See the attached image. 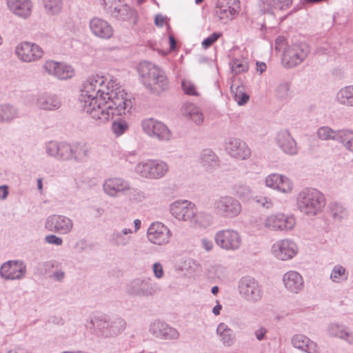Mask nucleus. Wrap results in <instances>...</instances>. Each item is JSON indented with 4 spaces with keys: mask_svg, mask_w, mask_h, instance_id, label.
Listing matches in <instances>:
<instances>
[{
    "mask_svg": "<svg viewBox=\"0 0 353 353\" xmlns=\"http://www.w3.org/2000/svg\"><path fill=\"white\" fill-rule=\"evenodd\" d=\"M79 102L83 110L100 123L125 114L132 107L117 79L99 74L89 77L83 83Z\"/></svg>",
    "mask_w": 353,
    "mask_h": 353,
    "instance_id": "1",
    "label": "nucleus"
},
{
    "mask_svg": "<svg viewBox=\"0 0 353 353\" xmlns=\"http://www.w3.org/2000/svg\"><path fill=\"white\" fill-rule=\"evenodd\" d=\"M296 205L301 213L313 216L322 212L325 205V199L316 189H304L297 196Z\"/></svg>",
    "mask_w": 353,
    "mask_h": 353,
    "instance_id": "2",
    "label": "nucleus"
},
{
    "mask_svg": "<svg viewBox=\"0 0 353 353\" xmlns=\"http://www.w3.org/2000/svg\"><path fill=\"white\" fill-rule=\"evenodd\" d=\"M139 72L144 85L153 91L164 90L168 87L165 72L158 66L148 62L139 65Z\"/></svg>",
    "mask_w": 353,
    "mask_h": 353,
    "instance_id": "3",
    "label": "nucleus"
},
{
    "mask_svg": "<svg viewBox=\"0 0 353 353\" xmlns=\"http://www.w3.org/2000/svg\"><path fill=\"white\" fill-rule=\"evenodd\" d=\"M259 228L273 232H290L296 225L294 215L278 212L262 216L259 221Z\"/></svg>",
    "mask_w": 353,
    "mask_h": 353,
    "instance_id": "4",
    "label": "nucleus"
},
{
    "mask_svg": "<svg viewBox=\"0 0 353 353\" xmlns=\"http://www.w3.org/2000/svg\"><path fill=\"white\" fill-rule=\"evenodd\" d=\"M135 172L145 179H159L169 172V165L160 159H145L137 164Z\"/></svg>",
    "mask_w": 353,
    "mask_h": 353,
    "instance_id": "5",
    "label": "nucleus"
},
{
    "mask_svg": "<svg viewBox=\"0 0 353 353\" xmlns=\"http://www.w3.org/2000/svg\"><path fill=\"white\" fill-rule=\"evenodd\" d=\"M94 328L104 337L116 336L125 328V321L120 317L107 320L105 316L95 318L92 321Z\"/></svg>",
    "mask_w": 353,
    "mask_h": 353,
    "instance_id": "6",
    "label": "nucleus"
},
{
    "mask_svg": "<svg viewBox=\"0 0 353 353\" xmlns=\"http://www.w3.org/2000/svg\"><path fill=\"white\" fill-rule=\"evenodd\" d=\"M309 52V47L305 43L290 45L283 52V65L286 68H294L301 63Z\"/></svg>",
    "mask_w": 353,
    "mask_h": 353,
    "instance_id": "7",
    "label": "nucleus"
},
{
    "mask_svg": "<svg viewBox=\"0 0 353 353\" xmlns=\"http://www.w3.org/2000/svg\"><path fill=\"white\" fill-rule=\"evenodd\" d=\"M238 290L241 296L250 303H256L263 296L261 286L253 277L245 276L240 279Z\"/></svg>",
    "mask_w": 353,
    "mask_h": 353,
    "instance_id": "8",
    "label": "nucleus"
},
{
    "mask_svg": "<svg viewBox=\"0 0 353 353\" xmlns=\"http://www.w3.org/2000/svg\"><path fill=\"white\" fill-rule=\"evenodd\" d=\"M17 57L23 63L38 61L43 57L44 52L38 44L30 41H23L17 45L14 49Z\"/></svg>",
    "mask_w": 353,
    "mask_h": 353,
    "instance_id": "9",
    "label": "nucleus"
},
{
    "mask_svg": "<svg viewBox=\"0 0 353 353\" xmlns=\"http://www.w3.org/2000/svg\"><path fill=\"white\" fill-rule=\"evenodd\" d=\"M214 210L223 217L234 218L241 212V204L233 196H222L214 200Z\"/></svg>",
    "mask_w": 353,
    "mask_h": 353,
    "instance_id": "10",
    "label": "nucleus"
},
{
    "mask_svg": "<svg viewBox=\"0 0 353 353\" xmlns=\"http://www.w3.org/2000/svg\"><path fill=\"white\" fill-rule=\"evenodd\" d=\"M103 190L105 194L114 198L135 192L130 183L120 177H110L105 179L103 183Z\"/></svg>",
    "mask_w": 353,
    "mask_h": 353,
    "instance_id": "11",
    "label": "nucleus"
},
{
    "mask_svg": "<svg viewBox=\"0 0 353 353\" xmlns=\"http://www.w3.org/2000/svg\"><path fill=\"white\" fill-rule=\"evenodd\" d=\"M214 240L218 246L228 251L238 250L242 243L240 234L236 230L230 229L217 232Z\"/></svg>",
    "mask_w": 353,
    "mask_h": 353,
    "instance_id": "12",
    "label": "nucleus"
},
{
    "mask_svg": "<svg viewBox=\"0 0 353 353\" xmlns=\"http://www.w3.org/2000/svg\"><path fill=\"white\" fill-rule=\"evenodd\" d=\"M170 212L178 221L190 223L195 216L196 207L188 200H179L170 205Z\"/></svg>",
    "mask_w": 353,
    "mask_h": 353,
    "instance_id": "13",
    "label": "nucleus"
},
{
    "mask_svg": "<svg viewBox=\"0 0 353 353\" xmlns=\"http://www.w3.org/2000/svg\"><path fill=\"white\" fill-rule=\"evenodd\" d=\"M272 255L281 261H288L293 259L299 252L296 243L289 239H280L272 246Z\"/></svg>",
    "mask_w": 353,
    "mask_h": 353,
    "instance_id": "14",
    "label": "nucleus"
},
{
    "mask_svg": "<svg viewBox=\"0 0 353 353\" xmlns=\"http://www.w3.org/2000/svg\"><path fill=\"white\" fill-rule=\"evenodd\" d=\"M172 236V232L164 223L156 221L149 226L147 231L148 241L155 245H164L168 244Z\"/></svg>",
    "mask_w": 353,
    "mask_h": 353,
    "instance_id": "15",
    "label": "nucleus"
},
{
    "mask_svg": "<svg viewBox=\"0 0 353 353\" xmlns=\"http://www.w3.org/2000/svg\"><path fill=\"white\" fill-rule=\"evenodd\" d=\"M265 183L268 188L285 194H291L294 189L292 181L287 176L278 173L268 175Z\"/></svg>",
    "mask_w": 353,
    "mask_h": 353,
    "instance_id": "16",
    "label": "nucleus"
},
{
    "mask_svg": "<svg viewBox=\"0 0 353 353\" xmlns=\"http://www.w3.org/2000/svg\"><path fill=\"white\" fill-rule=\"evenodd\" d=\"M26 274V266L21 261H8L0 268V275L6 280H20Z\"/></svg>",
    "mask_w": 353,
    "mask_h": 353,
    "instance_id": "17",
    "label": "nucleus"
},
{
    "mask_svg": "<svg viewBox=\"0 0 353 353\" xmlns=\"http://www.w3.org/2000/svg\"><path fill=\"white\" fill-rule=\"evenodd\" d=\"M141 127L144 132L151 137L159 140H168L171 137L168 128L163 123L154 119H144L141 122Z\"/></svg>",
    "mask_w": 353,
    "mask_h": 353,
    "instance_id": "18",
    "label": "nucleus"
},
{
    "mask_svg": "<svg viewBox=\"0 0 353 353\" xmlns=\"http://www.w3.org/2000/svg\"><path fill=\"white\" fill-rule=\"evenodd\" d=\"M240 8L239 0H217L216 14L221 21H230L234 19Z\"/></svg>",
    "mask_w": 353,
    "mask_h": 353,
    "instance_id": "19",
    "label": "nucleus"
},
{
    "mask_svg": "<svg viewBox=\"0 0 353 353\" xmlns=\"http://www.w3.org/2000/svg\"><path fill=\"white\" fill-rule=\"evenodd\" d=\"M45 226L49 231L66 234L72 230L73 221L65 216L53 214L47 219Z\"/></svg>",
    "mask_w": 353,
    "mask_h": 353,
    "instance_id": "20",
    "label": "nucleus"
},
{
    "mask_svg": "<svg viewBox=\"0 0 353 353\" xmlns=\"http://www.w3.org/2000/svg\"><path fill=\"white\" fill-rule=\"evenodd\" d=\"M89 27L92 34L102 39H109L114 34L112 25L106 20L100 17H93L89 22Z\"/></svg>",
    "mask_w": 353,
    "mask_h": 353,
    "instance_id": "21",
    "label": "nucleus"
},
{
    "mask_svg": "<svg viewBox=\"0 0 353 353\" xmlns=\"http://www.w3.org/2000/svg\"><path fill=\"white\" fill-rule=\"evenodd\" d=\"M225 150L234 158L245 160L250 158L251 150L248 145L238 139H230L225 145Z\"/></svg>",
    "mask_w": 353,
    "mask_h": 353,
    "instance_id": "22",
    "label": "nucleus"
},
{
    "mask_svg": "<svg viewBox=\"0 0 353 353\" xmlns=\"http://www.w3.org/2000/svg\"><path fill=\"white\" fill-rule=\"evenodd\" d=\"M6 5L10 12L19 18L26 19L32 14L31 0H6Z\"/></svg>",
    "mask_w": 353,
    "mask_h": 353,
    "instance_id": "23",
    "label": "nucleus"
},
{
    "mask_svg": "<svg viewBox=\"0 0 353 353\" xmlns=\"http://www.w3.org/2000/svg\"><path fill=\"white\" fill-rule=\"evenodd\" d=\"M282 280L285 289L292 293L298 294L304 288L303 279L296 271L290 270L285 272Z\"/></svg>",
    "mask_w": 353,
    "mask_h": 353,
    "instance_id": "24",
    "label": "nucleus"
},
{
    "mask_svg": "<svg viewBox=\"0 0 353 353\" xmlns=\"http://www.w3.org/2000/svg\"><path fill=\"white\" fill-rule=\"evenodd\" d=\"M276 143L287 154L294 155L298 152L296 143L288 130H283L278 132Z\"/></svg>",
    "mask_w": 353,
    "mask_h": 353,
    "instance_id": "25",
    "label": "nucleus"
},
{
    "mask_svg": "<svg viewBox=\"0 0 353 353\" xmlns=\"http://www.w3.org/2000/svg\"><path fill=\"white\" fill-rule=\"evenodd\" d=\"M291 344L294 348L306 353H320L318 345L301 334L293 335L291 339Z\"/></svg>",
    "mask_w": 353,
    "mask_h": 353,
    "instance_id": "26",
    "label": "nucleus"
},
{
    "mask_svg": "<svg viewBox=\"0 0 353 353\" xmlns=\"http://www.w3.org/2000/svg\"><path fill=\"white\" fill-rule=\"evenodd\" d=\"M128 292L134 296H150L155 293V288L149 281L136 279L130 283Z\"/></svg>",
    "mask_w": 353,
    "mask_h": 353,
    "instance_id": "27",
    "label": "nucleus"
},
{
    "mask_svg": "<svg viewBox=\"0 0 353 353\" xmlns=\"http://www.w3.org/2000/svg\"><path fill=\"white\" fill-rule=\"evenodd\" d=\"M36 105L41 110L54 111L61 106V101L54 94H42L38 96Z\"/></svg>",
    "mask_w": 353,
    "mask_h": 353,
    "instance_id": "28",
    "label": "nucleus"
},
{
    "mask_svg": "<svg viewBox=\"0 0 353 353\" xmlns=\"http://www.w3.org/2000/svg\"><path fill=\"white\" fill-rule=\"evenodd\" d=\"M183 115L196 125L203 122L204 117L201 109L193 103H185L182 108Z\"/></svg>",
    "mask_w": 353,
    "mask_h": 353,
    "instance_id": "29",
    "label": "nucleus"
},
{
    "mask_svg": "<svg viewBox=\"0 0 353 353\" xmlns=\"http://www.w3.org/2000/svg\"><path fill=\"white\" fill-rule=\"evenodd\" d=\"M200 162L206 171H211L219 165L217 156L209 149L202 151L200 156Z\"/></svg>",
    "mask_w": 353,
    "mask_h": 353,
    "instance_id": "30",
    "label": "nucleus"
},
{
    "mask_svg": "<svg viewBox=\"0 0 353 353\" xmlns=\"http://www.w3.org/2000/svg\"><path fill=\"white\" fill-rule=\"evenodd\" d=\"M336 101L346 107H353V85H346L338 90Z\"/></svg>",
    "mask_w": 353,
    "mask_h": 353,
    "instance_id": "31",
    "label": "nucleus"
},
{
    "mask_svg": "<svg viewBox=\"0 0 353 353\" xmlns=\"http://www.w3.org/2000/svg\"><path fill=\"white\" fill-rule=\"evenodd\" d=\"M216 334L225 346H231L235 342V336L233 331L225 323H221L216 328Z\"/></svg>",
    "mask_w": 353,
    "mask_h": 353,
    "instance_id": "32",
    "label": "nucleus"
},
{
    "mask_svg": "<svg viewBox=\"0 0 353 353\" xmlns=\"http://www.w3.org/2000/svg\"><path fill=\"white\" fill-rule=\"evenodd\" d=\"M328 332L331 336L339 337L349 343H353V334L347 332L343 326L332 323L328 327Z\"/></svg>",
    "mask_w": 353,
    "mask_h": 353,
    "instance_id": "33",
    "label": "nucleus"
},
{
    "mask_svg": "<svg viewBox=\"0 0 353 353\" xmlns=\"http://www.w3.org/2000/svg\"><path fill=\"white\" fill-rule=\"evenodd\" d=\"M91 152V147L85 143H77L72 145V158L82 161L87 159Z\"/></svg>",
    "mask_w": 353,
    "mask_h": 353,
    "instance_id": "34",
    "label": "nucleus"
},
{
    "mask_svg": "<svg viewBox=\"0 0 353 353\" xmlns=\"http://www.w3.org/2000/svg\"><path fill=\"white\" fill-rule=\"evenodd\" d=\"M132 232V230L129 228H124L121 231H115L111 236V241L117 245H125L130 241V234Z\"/></svg>",
    "mask_w": 353,
    "mask_h": 353,
    "instance_id": "35",
    "label": "nucleus"
},
{
    "mask_svg": "<svg viewBox=\"0 0 353 353\" xmlns=\"http://www.w3.org/2000/svg\"><path fill=\"white\" fill-rule=\"evenodd\" d=\"M336 141L341 143L347 150L353 152V130L347 128L339 129Z\"/></svg>",
    "mask_w": 353,
    "mask_h": 353,
    "instance_id": "36",
    "label": "nucleus"
},
{
    "mask_svg": "<svg viewBox=\"0 0 353 353\" xmlns=\"http://www.w3.org/2000/svg\"><path fill=\"white\" fill-rule=\"evenodd\" d=\"M347 270L341 265H336L332 268L330 278L332 282L336 283H341L348 279Z\"/></svg>",
    "mask_w": 353,
    "mask_h": 353,
    "instance_id": "37",
    "label": "nucleus"
},
{
    "mask_svg": "<svg viewBox=\"0 0 353 353\" xmlns=\"http://www.w3.org/2000/svg\"><path fill=\"white\" fill-rule=\"evenodd\" d=\"M339 134V130H334L332 128L324 125L320 127L316 132L317 137L322 141H337Z\"/></svg>",
    "mask_w": 353,
    "mask_h": 353,
    "instance_id": "38",
    "label": "nucleus"
},
{
    "mask_svg": "<svg viewBox=\"0 0 353 353\" xmlns=\"http://www.w3.org/2000/svg\"><path fill=\"white\" fill-rule=\"evenodd\" d=\"M45 12L50 16L59 14L63 8L62 0H43Z\"/></svg>",
    "mask_w": 353,
    "mask_h": 353,
    "instance_id": "39",
    "label": "nucleus"
},
{
    "mask_svg": "<svg viewBox=\"0 0 353 353\" xmlns=\"http://www.w3.org/2000/svg\"><path fill=\"white\" fill-rule=\"evenodd\" d=\"M231 92L235 101L239 105H243L247 103L250 99V96L245 92L243 86L234 85H231Z\"/></svg>",
    "mask_w": 353,
    "mask_h": 353,
    "instance_id": "40",
    "label": "nucleus"
},
{
    "mask_svg": "<svg viewBox=\"0 0 353 353\" xmlns=\"http://www.w3.org/2000/svg\"><path fill=\"white\" fill-rule=\"evenodd\" d=\"M17 115V109L10 105H3L0 107V122L10 121Z\"/></svg>",
    "mask_w": 353,
    "mask_h": 353,
    "instance_id": "41",
    "label": "nucleus"
},
{
    "mask_svg": "<svg viewBox=\"0 0 353 353\" xmlns=\"http://www.w3.org/2000/svg\"><path fill=\"white\" fill-rule=\"evenodd\" d=\"M232 72L235 74L245 72L248 70L249 65L245 59H234L230 63Z\"/></svg>",
    "mask_w": 353,
    "mask_h": 353,
    "instance_id": "42",
    "label": "nucleus"
},
{
    "mask_svg": "<svg viewBox=\"0 0 353 353\" xmlns=\"http://www.w3.org/2000/svg\"><path fill=\"white\" fill-rule=\"evenodd\" d=\"M74 75V68L66 63H61L57 77L59 79H68Z\"/></svg>",
    "mask_w": 353,
    "mask_h": 353,
    "instance_id": "43",
    "label": "nucleus"
},
{
    "mask_svg": "<svg viewBox=\"0 0 353 353\" xmlns=\"http://www.w3.org/2000/svg\"><path fill=\"white\" fill-rule=\"evenodd\" d=\"M190 223L205 228L210 225L211 218L210 215L204 212H201L198 213L196 212L195 213V216L194 217L192 222H190Z\"/></svg>",
    "mask_w": 353,
    "mask_h": 353,
    "instance_id": "44",
    "label": "nucleus"
},
{
    "mask_svg": "<svg viewBox=\"0 0 353 353\" xmlns=\"http://www.w3.org/2000/svg\"><path fill=\"white\" fill-rule=\"evenodd\" d=\"M129 129V125L127 121L119 119L112 123V130L117 137L124 134Z\"/></svg>",
    "mask_w": 353,
    "mask_h": 353,
    "instance_id": "45",
    "label": "nucleus"
},
{
    "mask_svg": "<svg viewBox=\"0 0 353 353\" xmlns=\"http://www.w3.org/2000/svg\"><path fill=\"white\" fill-rule=\"evenodd\" d=\"M331 210L333 217L336 220H341L347 215V209L340 203H333Z\"/></svg>",
    "mask_w": 353,
    "mask_h": 353,
    "instance_id": "46",
    "label": "nucleus"
},
{
    "mask_svg": "<svg viewBox=\"0 0 353 353\" xmlns=\"http://www.w3.org/2000/svg\"><path fill=\"white\" fill-rule=\"evenodd\" d=\"M60 64V62H57L53 60H48L43 63V68L48 74L57 77Z\"/></svg>",
    "mask_w": 353,
    "mask_h": 353,
    "instance_id": "47",
    "label": "nucleus"
},
{
    "mask_svg": "<svg viewBox=\"0 0 353 353\" xmlns=\"http://www.w3.org/2000/svg\"><path fill=\"white\" fill-rule=\"evenodd\" d=\"M57 157L64 160L72 158V145L65 143H59Z\"/></svg>",
    "mask_w": 353,
    "mask_h": 353,
    "instance_id": "48",
    "label": "nucleus"
},
{
    "mask_svg": "<svg viewBox=\"0 0 353 353\" xmlns=\"http://www.w3.org/2000/svg\"><path fill=\"white\" fill-rule=\"evenodd\" d=\"M181 86L185 94L192 96H199V92L195 84L190 80L184 79L182 81Z\"/></svg>",
    "mask_w": 353,
    "mask_h": 353,
    "instance_id": "49",
    "label": "nucleus"
},
{
    "mask_svg": "<svg viewBox=\"0 0 353 353\" xmlns=\"http://www.w3.org/2000/svg\"><path fill=\"white\" fill-rule=\"evenodd\" d=\"M165 327V323L156 321L150 327V332L157 338L161 339Z\"/></svg>",
    "mask_w": 353,
    "mask_h": 353,
    "instance_id": "50",
    "label": "nucleus"
},
{
    "mask_svg": "<svg viewBox=\"0 0 353 353\" xmlns=\"http://www.w3.org/2000/svg\"><path fill=\"white\" fill-rule=\"evenodd\" d=\"M179 336L178 331L170 327L168 324L165 323L163 333L162 334L161 339H175Z\"/></svg>",
    "mask_w": 353,
    "mask_h": 353,
    "instance_id": "51",
    "label": "nucleus"
},
{
    "mask_svg": "<svg viewBox=\"0 0 353 353\" xmlns=\"http://www.w3.org/2000/svg\"><path fill=\"white\" fill-rule=\"evenodd\" d=\"M292 3V0H270V5L274 9L287 10Z\"/></svg>",
    "mask_w": 353,
    "mask_h": 353,
    "instance_id": "52",
    "label": "nucleus"
},
{
    "mask_svg": "<svg viewBox=\"0 0 353 353\" xmlns=\"http://www.w3.org/2000/svg\"><path fill=\"white\" fill-rule=\"evenodd\" d=\"M221 36L222 33L221 32H213L211 35H210L202 41V47L204 49H208L211 46H212Z\"/></svg>",
    "mask_w": 353,
    "mask_h": 353,
    "instance_id": "53",
    "label": "nucleus"
},
{
    "mask_svg": "<svg viewBox=\"0 0 353 353\" xmlns=\"http://www.w3.org/2000/svg\"><path fill=\"white\" fill-rule=\"evenodd\" d=\"M59 143L55 141H50L47 143L46 152L51 157H57L59 153Z\"/></svg>",
    "mask_w": 353,
    "mask_h": 353,
    "instance_id": "54",
    "label": "nucleus"
},
{
    "mask_svg": "<svg viewBox=\"0 0 353 353\" xmlns=\"http://www.w3.org/2000/svg\"><path fill=\"white\" fill-rule=\"evenodd\" d=\"M236 194L240 198H245L251 194V189L247 185H239L236 186Z\"/></svg>",
    "mask_w": 353,
    "mask_h": 353,
    "instance_id": "55",
    "label": "nucleus"
},
{
    "mask_svg": "<svg viewBox=\"0 0 353 353\" xmlns=\"http://www.w3.org/2000/svg\"><path fill=\"white\" fill-rule=\"evenodd\" d=\"M290 85L288 83H281L276 88V95L279 98H285L288 94Z\"/></svg>",
    "mask_w": 353,
    "mask_h": 353,
    "instance_id": "56",
    "label": "nucleus"
},
{
    "mask_svg": "<svg viewBox=\"0 0 353 353\" xmlns=\"http://www.w3.org/2000/svg\"><path fill=\"white\" fill-rule=\"evenodd\" d=\"M45 241L49 244L61 245L63 243V239L61 237L57 236L54 234L48 235L45 237Z\"/></svg>",
    "mask_w": 353,
    "mask_h": 353,
    "instance_id": "57",
    "label": "nucleus"
},
{
    "mask_svg": "<svg viewBox=\"0 0 353 353\" xmlns=\"http://www.w3.org/2000/svg\"><path fill=\"white\" fill-rule=\"evenodd\" d=\"M152 271L154 275L157 279H161L163 276L164 271L163 265L160 263H155L152 266Z\"/></svg>",
    "mask_w": 353,
    "mask_h": 353,
    "instance_id": "58",
    "label": "nucleus"
},
{
    "mask_svg": "<svg viewBox=\"0 0 353 353\" xmlns=\"http://www.w3.org/2000/svg\"><path fill=\"white\" fill-rule=\"evenodd\" d=\"M256 202L265 208H270L273 206L272 201L270 198L263 196L258 199Z\"/></svg>",
    "mask_w": 353,
    "mask_h": 353,
    "instance_id": "59",
    "label": "nucleus"
},
{
    "mask_svg": "<svg viewBox=\"0 0 353 353\" xmlns=\"http://www.w3.org/2000/svg\"><path fill=\"white\" fill-rule=\"evenodd\" d=\"M201 245L208 252L211 251L214 247L212 241L205 238L201 239Z\"/></svg>",
    "mask_w": 353,
    "mask_h": 353,
    "instance_id": "60",
    "label": "nucleus"
},
{
    "mask_svg": "<svg viewBox=\"0 0 353 353\" xmlns=\"http://www.w3.org/2000/svg\"><path fill=\"white\" fill-rule=\"evenodd\" d=\"M266 332H267V330L265 328L260 327V328L257 329L256 330H255L254 334H255L256 338L259 341H261L263 339L264 336L266 334Z\"/></svg>",
    "mask_w": 353,
    "mask_h": 353,
    "instance_id": "61",
    "label": "nucleus"
},
{
    "mask_svg": "<svg viewBox=\"0 0 353 353\" xmlns=\"http://www.w3.org/2000/svg\"><path fill=\"white\" fill-rule=\"evenodd\" d=\"M8 188L6 185L0 186V199H6V197L8 194Z\"/></svg>",
    "mask_w": 353,
    "mask_h": 353,
    "instance_id": "62",
    "label": "nucleus"
},
{
    "mask_svg": "<svg viewBox=\"0 0 353 353\" xmlns=\"http://www.w3.org/2000/svg\"><path fill=\"white\" fill-rule=\"evenodd\" d=\"M165 21V18L161 14L157 15L154 19L155 24L161 27L163 26Z\"/></svg>",
    "mask_w": 353,
    "mask_h": 353,
    "instance_id": "63",
    "label": "nucleus"
},
{
    "mask_svg": "<svg viewBox=\"0 0 353 353\" xmlns=\"http://www.w3.org/2000/svg\"><path fill=\"white\" fill-rule=\"evenodd\" d=\"M266 70V65L265 63L263 62H257L256 63V70L259 72L261 74L265 71Z\"/></svg>",
    "mask_w": 353,
    "mask_h": 353,
    "instance_id": "64",
    "label": "nucleus"
}]
</instances>
